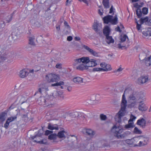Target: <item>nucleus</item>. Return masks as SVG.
Wrapping results in <instances>:
<instances>
[{
    "label": "nucleus",
    "instance_id": "obj_1",
    "mask_svg": "<svg viewBox=\"0 0 151 151\" xmlns=\"http://www.w3.org/2000/svg\"><path fill=\"white\" fill-rule=\"evenodd\" d=\"M128 93L131 94L128 99V102L134 101H137V100H139L143 97V95L139 92L134 91L130 88L125 89L122 96L121 110L116 115L115 117V120L119 123H121V118L124 115V112L127 106V103L125 94Z\"/></svg>",
    "mask_w": 151,
    "mask_h": 151
},
{
    "label": "nucleus",
    "instance_id": "obj_2",
    "mask_svg": "<svg viewBox=\"0 0 151 151\" xmlns=\"http://www.w3.org/2000/svg\"><path fill=\"white\" fill-rule=\"evenodd\" d=\"M53 99L54 96L52 95H46L45 98L44 97H40L38 100V102L40 105L46 104L48 105L51 104V101Z\"/></svg>",
    "mask_w": 151,
    "mask_h": 151
},
{
    "label": "nucleus",
    "instance_id": "obj_3",
    "mask_svg": "<svg viewBox=\"0 0 151 151\" xmlns=\"http://www.w3.org/2000/svg\"><path fill=\"white\" fill-rule=\"evenodd\" d=\"M146 122L145 119L143 118H141L138 120L137 124L139 125L142 128L144 129L146 125Z\"/></svg>",
    "mask_w": 151,
    "mask_h": 151
},
{
    "label": "nucleus",
    "instance_id": "obj_4",
    "mask_svg": "<svg viewBox=\"0 0 151 151\" xmlns=\"http://www.w3.org/2000/svg\"><path fill=\"white\" fill-rule=\"evenodd\" d=\"M148 80V77L147 76H142L138 79V83L139 84L144 83Z\"/></svg>",
    "mask_w": 151,
    "mask_h": 151
},
{
    "label": "nucleus",
    "instance_id": "obj_5",
    "mask_svg": "<svg viewBox=\"0 0 151 151\" xmlns=\"http://www.w3.org/2000/svg\"><path fill=\"white\" fill-rule=\"evenodd\" d=\"M97 65L96 63V61L94 59H89V61L88 62L87 65H86L87 66V69L88 67H93L96 66Z\"/></svg>",
    "mask_w": 151,
    "mask_h": 151
},
{
    "label": "nucleus",
    "instance_id": "obj_6",
    "mask_svg": "<svg viewBox=\"0 0 151 151\" xmlns=\"http://www.w3.org/2000/svg\"><path fill=\"white\" fill-rule=\"evenodd\" d=\"M115 129V131L114 132L115 134V135L116 134H118L119 135L123 132V129H120L119 127H117L116 126H114L111 129L112 132H114V130Z\"/></svg>",
    "mask_w": 151,
    "mask_h": 151
},
{
    "label": "nucleus",
    "instance_id": "obj_7",
    "mask_svg": "<svg viewBox=\"0 0 151 151\" xmlns=\"http://www.w3.org/2000/svg\"><path fill=\"white\" fill-rule=\"evenodd\" d=\"M113 17V16L109 15L105 16L103 18L104 23L106 24H108L109 22L110 23L111 20H112V18Z\"/></svg>",
    "mask_w": 151,
    "mask_h": 151
},
{
    "label": "nucleus",
    "instance_id": "obj_8",
    "mask_svg": "<svg viewBox=\"0 0 151 151\" xmlns=\"http://www.w3.org/2000/svg\"><path fill=\"white\" fill-rule=\"evenodd\" d=\"M140 104L138 106V109L141 111H145L147 110V107L144 103H142L141 101H139Z\"/></svg>",
    "mask_w": 151,
    "mask_h": 151
},
{
    "label": "nucleus",
    "instance_id": "obj_9",
    "mask_svg": "<svg viewBox=\"0 0 151 151\" xmlns=\"http://www.w3.org/2000/svg\"><path fill=\"white\" fill-rule=\"evenodd\" d=\"M111 32L110 28L108 26H106L103 29V33L105 36L109 35Z\"/></svg>",
    "mask_w": 151,
    "mask_h": 151
},
{
    "label": "nucleus",
    "instance_id": "obj_10",
    "mask_svg": "<svg viewBox=\"0 0 151 151\" xmlns=\"http://www.w3.org/2000/svg\"><path fill=\"white\" fill-rule=\"evenodd\" d=\"M47 128L51 130L55 129L58 130L59 129L57 124H53L51 123H48Z\"/></svg>",
    "mask_w": 151,
    "mask_h": 151
},
{
    "label": "nucleus",
    "instance_id": "obj_11",
    "mask_svg": "<svg viewBox=\"0 0 151 151\" xmlns=\"http://www.w3.org/2000/svg\"><path fill=\"white\" fill-rule=\"evenodd\" d=\"M7 58V56L5 53L4 50L0 47V59L2 60H4Z\"/></svg>",
    "mask_w": 151,
    "mask_h": 151
},
{
    "label": "nucleus",
    "instance_id": "obj_12",
    "mask_svg": "<svg viewBox=\"0 0 151 151\" xmlns=\"http://www.w3.org/2000/svg\"><path fill=\"white\" fill-rule=\"evenodd\" d=\"M28 74L27 70L26 69H23L21 70L19 72V76L22 78L26 77Z\"/></svg>",
    "mask_w": 151,
    "mask_h": 151
},
{
    "label": "nucleus",
    "instance_id": "obj_13",
    "mask_svg": "<svg viewBox=\"0 0 151 151\" xmlns=\"http://www.w3.org/2000/svg\"><path fill=\"white\" fill-rule=\"evenodd\" d=\"M106 36V42L108 44H110V43H113L114 42V40L112 38V37L107 35Z\"/></svg>",
    "mask_w": 151,
    "mask_h": 151
},
{
    "label": "nucleus",
    "instance_id": "obj_14",
    "mask_svg": "<svg viewBox=\"0 0 151 151\" xmlns=\"http://www.w3.org/2000/svg\"><path fill=\"white\" fill-rule=\"evenodd\" d=\"M29 44L33 46H35V44L34 41L35 40V37L34 36H32V37H29Z\"/></svg>",
    "mask_w": 151,
    "mask_h": 151
},
{
    "label": "nucleus",
    "instance_id": "obj_15",
    "mask_svg": "<svg viewBox=\"0 0 151 151\" xmlns=\"http://www.w3.org/2000/svg\"><path fill=\"white\" fill-rule=\"evenodd\" d=\"M102 4L105 9H109L110 6L109 0H103Z\"/></svg>",
    "mask_w": 151,
    "mask_h": 151
},
{
    "label": "nucleus",
    "instance_id": "obj_16",
    "mask_svg": "<svg viewBox=\"0 0 151 151\" xmlns=\"http://www.w3.org/2000/svg\"><path fill=\"white\" fill-rule=\"evenodd\" d=\"M142 34L146 36H151V28H148L146 30L143 31Z\"/></svg>",
    "mask_w": 151,
    "mask_h": 151
},
{
    "label": "nucleus",
    "instance_id": "obj_17",
    "mask_svg": "<svg viewBox=\"0 0 151 151\" xmlns=\"http://www.w3.org/2000/svg\"><path fill=\"white\" fill-rule=\"evenodd\" d=\"M140 140H142L144 145H146L148 143L149 138L148 137H144L142 136H139Z\"/></svg>",
    "mask_w": 151,
    "mask_h": 151
},
{
    "label": "nucleus",
    "instance_id": "obj_18",
    "mask_svg": "<svg viewBox=\"0 0 151 151\" xmlns=\"http://www.w3.org/2000/svg\"><path fill=\"white\" fill-rule=\"evenodd\" d=\"M83 78L80 77H77L74 78L73 79V81L76 83H81L83 82Z\"/></svg>",
    "mask_w": 151,
    "mask_h": 151
},
{
    "label": "nucleus",
    "instance_id": "obj_19",
    "mask_svg": "<svg viewBox=\"0 0 151 151\" xmlns=\"http://www.w3.org/2000/svg\"><path fill=\"white\" fill-rule=\"evenodd\" d=\"M139 138V136L133 138V147L137 146V143L140 140Z\"/></svg>",
    "mask_w": 151,
    "mask_h": 151
},
{
    "label": "nucleus",
    "instance_id": "obj_20",
    "mask_svg": "<svg viewBox=\"0 0 151 151\" xmlns=\"http://www.w3.org/2000/svg\"><path fill=\"white\" fill-rule=\"evenodd\" d=\"M85 131L87 134L90 136H92L95 134L94 132L90 129H86Z\"/></svg>",
    "mask_w": 151,
    "mask_h": 151
},
{
    "label": "nucleus",
    "instance_id": "obj_21",
    "mask_svg": "<svg viewBox=\"0 0 151 151\" xmlns=\"http://www.w3.org/2000/svg\"><path fill=\"white\" fill-rule=\"evenodd\" d=\"M145 63L147 66H150L151 65V55L148 58H145Z\"/></svg>",
    "mask_w": 151,
    "mask_h": 151
},
{
    "label": "nucleus",
    "instance_id": "obj_22",
    "mask_svg": "<svg viewBox=\"0 0 151 151\" xmlns=\"http://www.w3.org/2000/svg\"><path fill=\"white\" fill-rule=\"evenodd\" d=\"M7 114L6 112L5 111L2 112L0 114V120L3 122L5 119V116Z\"/></svg>",
    "mask_w": 151,
    "mask_h": 151
},
{
    "label": "nucleus",
    "instance_id": "obj_23",
    "mask_svg": "<svg viewBox=\"0 0 151 151\" xmlns=\"http://www.w3.org/2000/svg\"><path fill=\"white\" fill-rule=\"evenodd\" d=\"M134 126L133 122H130L128 121V124L125 126L124 128L126 129H129V128H132Z\"/></svg>",
    "mask_w": 151,
    "mask_h": 151
},
{
    "label": "nucleus",
    "instance_id": "obj_24",
    "mask_svg": "<svg viewBox=\"0 0 151 151\" xmlns=\"http://www.w3.org/2000/svg\"><path fill=\"white\" fill-rule=\"evenodd\" d=\"M52 82H58L59 80V76L55 74H52Z\"/></svg>",
    "mask_w": 151,
    "mask_h": 151
},
{
    "label": "nucleus",
    "instance_id": "obj_25",
    "mask_svg": "<svg viewBox=\"0 0 151 151\" xmlns=\"http://www.w3.org/2000/svg\"><path fill=\"white\" fill-rule=\"evenodd\" d=\"M112 24H116L118 23V18L117 15H115L114 17V18H112V20L110 22Z\"/></svg>",
    "mask_w": 151,
    "mask_h": 151
},
{
    "label": "nucleus",
    "instance_id": "obj_26",
    "mask_svg": "<svg viewBox=\"0 0 151 151\" xmlns=\"http://www.w3.org/2000/svg\"><path fill=\"white\" fill-rule=\"evenodd\" d=\"M65 132L64 130H62L59 132L57 135V137H58L60 138H65V136L64 133Z\"/></svg>",
    "mask_w": 151,
    "mask_h": 151
},
{
    "label": "nucleus",
    "instance_id": "obj_27",
    "mask_svg": "<svg viewBox=\"0 0 151 151\" xmlns=\"http://www.w3.org/2000/svg\"><path fill=\"white\" fill-rule=\"evenodd\" d=\"M49 84L48 83H46L44 84H42V85H41L42 91H43L44 90L47 91L48 90V86L49 85Z\"/></svg>",
    "mask_w": 151,
    "mask_h": 151
},
{
    "label": "nucleus",
    "instance_id": "obj_28",
    "mask_svg": "<svg viewBox=\"0 0 151 151\" xmlns=\"http://www.w3.org/2000/svg\"><path fill=\"white\" fill-rule=\"evenodd\" d=\"M52 74H48L46 76V79L49 83L52 82Z\"/></svg>",
    "mask_w": 151,
    "mask_h": 151
},
{
    "label": "nucleus",
    "instance_id": "obj_29",
    "mask_svg": "<svg viewBox=\"0 0 151 151\" xmlns=\"http://www.w3.org/2000/svg\"><path fill=\"white\" fill-rule=\"evenodd\" d=\"M48 139L51 140H55L57 139V135L56 134H50L48 137Z\"/></svg>",
    "mask_w": 151,
    "mask_h": 151
},
{
    "label": "nucleus",
    "instance_id": "obj_30",
    "mask_svg": "<svg viewBox=\"0 0 151 151\" xmlns=\"http://www.w3.org/2000/svg\"><path fill=\"white\" fill-rule=\"evenodd\" d=\"M87 66L86 65H84L83 64H82L80 65H78L76 67L77 69L80 70H83L84 69H87Z\"/></svg>",
    "mask_w": 151,
    "mask_h": 151
},
{
    "label": "nucleus",
    "instance_id": "obj_31",
    "mask_svg": "<svg viewBox=\"0 0 151 151\" xmlns=\"http://www.w3.org/2000/svg\"><path fill=\"white\" fill-rule=\"evenodd\" d=\"M34 142H37L38 143H40L42 144H45L46 145L47 143V140L46 139H44L42 140L37 141L36 140H35Z\"/></svg>",
    "mask_w": 151,
    "mask_h": 151
},
{
    "label": "nucleus",
    "instance_id": "obj_32",
    "mask_svg": "<svg viewBox=\"0 0 151 151\" xmlns=\"http://www.w3.org/2000/svg\"><path fill=\"white\" fill-rule=\"evenodd\" d=\"M142 13L140 9H137L136 10V13L138 18H140L142 16Z\"/></svg>",
    "mask_w": 151,
    "mask_h": 151
},
{
    "label": "nucleus",
    "instance_id": "obj_33",
    "mask_svg": "<svg viewBox=\"0 0 151 151\" xmlns=\"http://www.w3.org/2000/svg\"><path fill=\"white\" fill-rule=\"evenodd\" d=\"M129 102L130 103V104L128 105V107L129 108H132L134 107L135 106L136 104L137 101H132L131 102Z\"/></svg>",
    "mask_w": 151,
    "mask_h": 151
},
{
    "label": "nucleus",
    "instance_id": "obj_34",
    "mask_svg": "<svg viewBox=\"0 0 151 151\" xmlns=\"http://www.w3.org/2000/svg\"><path fill=\"white\" fill-rule=\"evenodd\" d=\"M103 71H107L109 70H110L111 69V66L109 64H106V65L105 68H103Z\"/></svg>",
    "mask_w": 151,
    "mask_h": 151
},
{
    "label": "nucleus",
    "instance_id": "obj_35",
    "mask_svg": "<svg viewBox=\"0 0 151 151\" xmlns=\"http://www.w3.org/2000/svg\"><path fill=\"white\" fill-rule=\"evenodd\" d=\"M82 63H86L87 65L88 62L89 61V58L88 57H82Z\"/></svg>",
    "mask_w": 151,
    "mask_h": 151
},
{
    "label": "nucleus",
    "instance_id": "obj_36",
    "mask_svg": "<svg viewBox=\"0 0 151 151\" xmlns=\"http://www.w3.org/2000/svg\"><path fill=\"white\" fill-rule=\"evenodd\" d=\"M133 132L135 134H142V132L139 130L137 127H135L133 130Z\"/></svg>",
    "mask_w": 151,
    "mask_h": 151
},
{
    "label": "nucleus",
    "instance_id": "obj_37",
    "mask_svg": "<svg viewBox=\"0 0 151 151\" xmlns=\"http://www.w3.org/2000/svg\"><path fill=\"white\" fill-rule=\"evenodd\" d=\"M148 18V17H146L144 18H141L140 19V22L141 24H143L144 23H145L146 24V22L147 21Z\"/></svg>",
    "mask_w": 151,
    "mask_h": 151
},
{
    "label": "nucleus",
    "instance_id": "obj_38",
    "mask_svg": "<svg viewBox=\"0 0 151 151\" xmlns=\"http://www.w3.org/2000/svg\"><path fill=\"white\" fill-rule=\"evenodd\" d=\"M17 116H11L10 117H9L7 120L9 123L13 121L16 120L17 119Z\"/></svg>",
    "mask_w": 151,
    "mask_h": 151
},
{
    "label": "nucleus",
    "instance_id": "obj_39",
    "mask_svg": "<svg viewBox=\"0 0 151 151\" xmlns=\"http://www.w3.org/2000/svg\"><path fill=\"white\" fill-rule=\"evenodd\" d=\"M133 138H132L131 139H127L126 140V143L132 147H133Z\"/></svg>",
    "mask_w": 151,
    "mask_h": 151
},
{
    "label": "nucleus",
    "instance_id": "obj_40",
    "mask_svg": "<svg viewBox=\"0 0 151 151\" xmlns=\"http://www.w3.org/2000/svg\"><path fill=\"white\" fill-rule=\"evenodd\" d=\"M98 23L97 22H94L93 25V29L96 32H98L99 31V30L98 28Z\"/></svg>",
    "mask_w": 151,
    "mask_h": 151
},
{
    "label": "nucleus",
    "instance_id": "obj_41",
    "mask_svg": "<svg viewBox=\"0 0 151 151\" xmlns=\"http://www.w3.org/2000/svg\"><path fill=\"white\" fill-rule=\"evenodd\" d=\"M64 84V83L63 81H60L59 82H57L55 83L52 84L51 85V86H60L61 85H63Z\"/></svg>",
    "mask_w": 151,
    "mask_h": 151
},
{
    "label": "nucleus",
    "instance_id": "obj_42",
    "mask_svg": "<svg viewBox=\"0 0 151 151\" xmlns=\"http://www.w3.org/2000/svg\"><path fill=\"white\" fill-rule=\"evenodd\" d=\"M127 38L128 40V37L126 35H124L121 38V42H124Z\"/></svg>",
    "mask_w": 151,
    "mask_h": 151
},
{
    "label": "nucleus",
    "instance_id": "obj_43",
    "mask_svg": "<svg viewBox=\"0 0 151 151\" xmlns=\"http://www.w3.org/2000/svg\"><path fill=\"white\" fill-rule=\"evenodd\" d=\"M115 136H116V137H117L118 138H124L126 136V133H124L122 134L119 135L118 134H116V135H115Z\"/></svg>",
    "mask_w": 151,
    "mask_h": 151
},
{
    "label": "nucleus",
    "instance_id": "obj_44",
    "mask_svg": "<svg viewBox=\"0 0 151 151\" xmlns=\"http://www.w3.org/2000/svg\"><path fill=\"white\" fill-rule=\"evenodd\" d=\"M41 129H40L38 131V133L36 135H35V136H33L32 137H31V138L32 139H34L35 138V137H40V136H41L42 134V133H40V132L41 131Z\"/></svg>",
    "mask_w": 151,
    "mask_h": 151
},
{
    "label": "nucleus",
    "instance_id": "obj_45",
    "mask_svg": "<svg viewBox=\"0 0 151 151\" xmlns=\"http://www.w3.org/2000/svg\"><path fill=\"white\" fill-rule=\"evenodd\" d=\"M83 47L88 52H89L91 54V52L93 50L90 48L88 46H86L85 45H84L83 46Z\"/></svg>",
    "mask_w": 151,
    "mask_h": 151
},
{
    "label": "nucleus",
    "instance_id": "obj_46",
    "mask_svg": "<svg viewBox=\"0 0 151 151\" xmlns=\"http://www.w3.org/2000/svg\"><path fill=\"white\" fill-rule=\"evenodd\" d=\"M148 9L146 7H143L142 9V12L144 14H147L148 13Z\"/></svg>",
    "mask_w": 151,
    "mask_h": 151
},
{
    "label": "nucleus",
    "instance_id": "obj_47",
    "mask_svg": "<svg viewBox=\"0 0 151 151\" xmlns=\"http://www.w3.org/2000/svg\"><path fill=\"white\" fill-rule=\"evenodd\" d=\"M136 119V117L135 116L131 114L130 116V118L128 121L130 122H133V121L134 120Z\"/></svg>",
    "mask_w": 151,
    "mask_h": 151
},
{
    "label": "nucleus",
    "instance_id": "obj_48",
    "mask_svg": "<svg viewBox=\"0 0 151 151\" xmlns=\"http://www.w3.org/2000/svg\"><path fill=\"white\" fill-rule=\"evenodd\" d=\"M103 69L102 68H94L93 69V72L95 71H103Z\"/></svg>",
    "mask_w": 151,
    "mask_h": 151
},
{
    "label": "nucleus",
    "instance_id": "obj_49",
    "mask_svg": "<svg viewBox=\"0 0 151 151\" xmlns=\"http://www.w3.org/2000/svg\"><path fill=\"white\" fill-rule=\"evenodd\" d=\"M75 64L76 65H77L78 64V63H80L81 62H82V58H78V59H76L75 60Z\"/></svg>",
    "mask_w": 151,
    "mask_h": 151
},
{
    "label": "nucleus",
    "instance_id": "obj_50",
    "mask_svg": "<svg viewBox=\"0 0 151 151\" xmlns=\"http://www.w3.org/2000/svg\"><path fill=\"white\" fill-rule=\"evenodd\" d=\"M136 23L137 24L136 27L138 31H139L140 30V28L141 27V24H139L137 21L136 22Z\"/></svg>",
    "mask_w": 151,
    "mask_h": 151
},
{
    "label": "nucleus",
    "instance_id": "obj_51",
    "mask_svg": "<svg viewBox=\"0 0 151 151\" xmlns=\"http://www.w3.org/2000/svg\"><path fill=\"white\" fill-rule=\"evenodd\" d=\"M100 117L101 119L102 120H105L107 118L106 116L103 114H101L100 115Z\"/></svg>",
    "mask_w": 151,
    "mask_h": 151
},
{
    "label": "nucleus",
    "instance_id": "obj_52",
    "mask_svg": "<svg viewBox=\"0 0 151 151\" xmlns=\"http://www.w3.org/2000/svg\"><path fill=\"white\" fill-rule=\"evenodd\" d=\"M115 9L114 8L113 6V5H111V7L110 9V11L109 12V13L111 14L113 13V14H114V10H115Z\"/></svg>",
    "mask_w": 151,
    "mask_h": 151
},
{
    "label": "nucleus",
    "instance_id": "obj_53",
    "mask_svg": "<svg viewBox=\"0 0 151 151\" xmlns=\"http://www.w3.org/2000/svg\"><path fill=\"white\" fill-rule=\"evenodd\" d=\"M139 142L137 144V147H141L145 145H144L143 143L142 140H139Z\"/></svg>",
    "mask_w": 151,
    "mask_h": 151
},
{
    "label": "nucleus",
    "instance_id": "obj_54",
    "mask_svg": "<svg viewBox=\"0 0 151 151\" xmlns=\"http://www.w3.org/2000/svg\"><path fill=\"white\" fill-rule=\"evenodd\" d=\"M91 54L96 56H97L98 55V53L93 50H92Z\"/></svg>",
    "mask_w": 151,
    "mask_h": 151
},
{
    "label": "nucleus",
    "instance_id": "obj_55",
    "mask_svg": "<svg viewBox=\"0 0 151 151\" xmlns=\"http://www.w3.org/2000/svg\"><path fill=\"white\" fill-rule=\"evenodd\" d=\"M9 122L7 120L4 124V127L6 129H7L9 126Z\"/></svg>",
    "mask_w": 151,
    "mask_h": 151
},
{
    "label": "nucleus",
    "instance_id": "obj_56",
    "mask_svg": "<svg viewBox=\"0 0 151 151\" xmlns=\"http://www.w3.org/2000/svg\"><path fill=\"white\" fill-rule=\"evenodd\" d=\"M53 132V131H50L48 130H46L45 133V134L46 135H48L49 134H50L52 133Z\"/></svg>",
    "mask_w": 151,
    "mask_h": 151
},
{
    "label": "nucleus",
    "instance_id": "obj_57",
    "mask_svg": "<svg viewBox=\"0 0 151 151\" xmlns=\"http://www.w3.org/2000/svg\"><path fill=\"white\" fill-rule=\"evenodd\" d=\"M9 15L7 16V17H6L5 19L6 21V23H9L12 20V19H11V20H10V18L9 17Z\"/></svg>",
    "mask_w": 151,
    "mask_h": 151
},
{
    "label": "nucleus",
    "instance_id": "obj_58",
    "mask_svg": "<svg viewBox=\"0 0 151 151\" xmlns=\"http://www.w3.org/2000/svg\"><path fill=\"white\" fill-rule=\"evenodd\" d=\"M64 24L66 27H67L68 29H70V27L69 25L68 24L67 22L65 21L64 22Z\"/></svg>",
    "mask_w": 151,
    "mask_h": 151
},
{
    "label": "nucleus",
    "instance_id": "obj_59",
    "mask_svg": "<svg viewBox=\"0 0 151 151\" xmlns=\"http://www.w3.org/2000/svg\"><path fill=\"white\" fill-rule=\"evenodd\" d=\"M16 12V11L15 10L11 14L9 15V17L10 18V20L11 19H12V17L14 16V14Z\"/></svg>",
    "mask_w": 151,
    "mask_h": 151
},
{
    "label": "nucleus",
    "instance_id": "obj_60",
    "mask_svg": "<svg viewBox=\"0 0 151 151\" xmlns=\"http://www.w3.org/2000/svg\"><path fill=\"white\" fill-rule=\"evenodd\" d=\"M146 24L148 26L151 25V19H150L149 20L148 19L146 22Z\"/></svg>",
    "mask_w": 151,
    "mask_h": 151
},
{
    "label": "nucleus",
    "instance_id": "obj_61",
    "mask_svg": "<svg viewBox=\"0 0 151 151\" xmlns=\"http://www.w3.org/2000/svg\"><path fill=\"white\" fill-rule=\"evenodd\" d=\"M61 65L62 64H61L58 63L56 65L55 67L57 68L60 69L62 68Z\"/></svg>",
    "mask_w": 151,
    "mask_h": 151
},
{
    "label": "nucleus",
    "instance_id": "obj_62",
    "mask_svg": "<svg viewBox=\"0 0 151 151\" xmlns=\"http://www.w3.org/2000/svg\"><path fill=\"white\" fill-rule=\"evenodd\" d=\"M106 65V64L105 63H102L100 64V65L101 67L103 68H105Z\"/></svg>",
    "mask_w": 151,
    "mask_h": 151
},
{
    "label": "nucleus",
    "instance_id": "obj_63",
    "mask_svg": "<svg viewBox=\"0 0 151 151\" xmlns=\"http://www.w3.org/2000/svg\"><path fill=\"white\" fill-rule=\"evenodd\" d=\"M115 30L116 31L119 32H122V30L120 29V28L119 26H118L115 29Z\"/></svg>",
    "mask_w": 151,
    "mask_h": 151
},
{
    "label": "nucleus",
    "instance_id": "obj_64",
    "mask_svg": "<svg viewBox=\"0 0 151 151\" xmlns=\"http://www.w3.org/2000/svg\"><path fill=\"white\" fill-rule=\"evenodd\" d=\"M5 22H4L2 21L0 22V26L1 27L3 28L4 27L5 25Z\"/></svg>",
    "mask_w": 151,
    "mask_h": 151
}]
</instances>
